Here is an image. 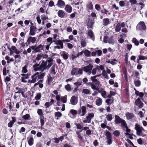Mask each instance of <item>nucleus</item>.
Listing matches in <instances>:
<instances>
[{"label": "nucleus", "instance_id": "51", "mask_svg": "<svg viewBox=\"0 0 147 147\" xmlns=\"http://www.w3.org/2000/svg\"><path fill=\"white\" fill-rule=\"evenodd\" d=\"M113 134L115 136L118 137L120 135V132L118 130H115L113 132Z\"/></svg>", "mask_w": 147, "mask_h": 147}, {"label": "nucleus", "instance_id": "11", "mask_svg": "<svg viewBox=\"0 0 147 147\" xmlns=\"http://www.w3.org/2000/svg\"><path fill=\"white\" fill-rule=\"evenodd\" d=\"M56 5L59 7L63 8L65 5V2L62 0H58Z\"/></svg>", "mask_w": 147, "mask_h": 147}, {"label": "nucleus", "instance_id": "5", "mask_svg": "<svg viewBox=\"0 0 147 147\" xmlns=\"http://www.w3.org/2000/svg\"><path fill=\"white\" fill-rule=\"evenodd\" d=\"M33 67L35 71H43L44 70L43 66L42 65V63L40 65L39 64L36 63L33 65Z\"/></svg>", "mask_w": 147, "mask_h": 147}, {"label": "nucleus", "instance_id": "9", "mask_svg": "<svg viewBox=\"0 0 147 147\" xmlns=\"http://www.w3.org/2000/svg\"><path fill=\"white\" fill-rule=\"evenodd\" d=\"M105 135L107 137L108 144L109 145L111 144L112 143V137L111 134L109 131H107Z\"/></svg>", "mask_w": 147, "mask_h": 147}, {"label": "nucleus", "instance_id": "29", "mask_svg": "<svg viewBox=\"0 0 147 147\" xmlns=\"http://www.w3.org/2000/svg\"><path fill=\"white\" fill-rule=\"evenodd\" d=\"M11 49L14 53L17 54H19L20 53V51L18 50L15 46H13L11 47Z\"/></svg>", "mask_w": 147, "mask_h": 147}, {"label": "nucleus", "instance_id": "13", "mask_svg": "<svg viewBox=\"0 0 147 147\" xmlns=\"http://www.w3.org/2000/svg\"><path fill=\"white\" fill-rule=\"evenodd\" d=\"M71 104L73 105H76L78 102L77 98L75 96H73L70 99Z\"/></svg>", "mask_w": 147, "mask_h": 147}, {"label": "nucleus", "instance_id": "31", "mask_svg": "<svg viewBox=\"0 0 147 147\" xmlns=\"http://www.w3.org/2000/svg\"><path fill=\"white\" fill-rule=\"evenodd\" d=\"M27 67L28 66L26 65H25L22 68V72L23 74L27 73L28 71Z\"/></svg>", "mask_w": 147, "mask_h": 147}, {"label": "nucleus", "instance_id": "48", "mask_svg": "<svg viewBox=\"0 0 147 147\" xmlns=\"http://www.w3.org/2000/svg\"><path fill=\"white\" fill-rule=\"evenodd\" d=\"M113 100L109 98L106 100V102L108 105H110L113 102Z\"/></svg>", "mask_w": 147, "mask_h": 147}, {"label": "nucleus", "instance_id": "6", "mask_svg": "<svg viewBox=\"0 0 147 147\" xmlns=\"http://www.w3.org/2000/svg\"><path fill=\"white\" fill-rule=\"evenodd\" d=\"M87 113L86 107L83 106L80 109L79 111V115L80 116H83L85 115Z\"/></svg>", "mask_w": 147, "mask_h": 147}, {"label": "nucleus", "instance_id": "12", "mask_svg": "<svg viewBox=\"0 0 147 147\" xmlns=\"http://www.w3.org/2000/svg\"><path fill=\"white\" fill-rule=\"evenodd\" d=\"M53 76L54 75H52H52L49 74L47 76V81L48 84L49 85L51 84V83L54 78L55 77Z\"/></svg>", "mask_w": 147, "mask_h": 147}, {"label": "nucleus", "instance_id": "63", "mask_svg": "<svg viewBox=\"0 0 147 147\" xmlns=\"http://www.w3.org/2000/svg\"><path fill=\"white\" fill-rule=\"evenodd\" d=\"M129 2L131 3V5H136L137 3L136 0H129Z\"/></svg>", "mask_w": 147, "mask_h": 147}, {"label": "nucleus", "instance_id": "45", "mask_svg": "<svg viewBox=\"0 0 147 147\" xmlns=\"http://www.w3.org/2000/svg\"><path fill=\"white\" fill-rule=\"evenodd\" d=\"M75 124L76 126V128L78 129H82L83 126L80 124L79 123H75Z\"/></svg>", "mask_w": 147, "mask_h": 147}, {"label": "nucleus", "instance_id": "18", "mask_svg": "<svg viewBox=\"0 0 147 147\" xmlns=\"http://www.w3.org/2000/svg\"><path fill=\"white\" fill-rule=\"evenodd\" d=\"M82 93L84 94L90 95L91 94V91L89 89L84 88L82 90Z\"/></svg>", "mask_w": 147, "mask_h": 147}, {"label": "nucleus", "instance_id": "53", "mask_svg": "<svg viewBox=\"0 0 147 147\" xmlns=\"http://www.w3.org/2000/svg\"><path fill=\"white\" fill-rule=\"evenodd\" d=\"M91 87L92 89L96 90L98 91V92L99 90V89L98 87L92 84H91Z\"/></svg>", "mask_w": 147, "mask_h": 147}, {"label": "nucleus", "instance_id": "55", "mask_svg": "<svg viewBox=\"0 0 147 147\" xmlns=\"http://www.w3.org/2000/svg\"><path fill=\"white\" fill-rule=\"evenodd\" d=\"M94 116V114L93 113H89L88 115L87 116V117L89 118L90 120H91V119Z\"/></svg>", "mask_w": 147, "mask_h": 147}, {"label": "nucleus", "instance_id": "49", "mask_svg": "<svg viewBox=\"0 0 147 147\" xmlns=\"http://www.w3.org/2000/svg\"><path fill=\"white\" fill-rule=\"evenodd\" d=\"M135 94L137 96H139L140 97L142 98L144 96V94L142 92H139L138 91H136Z\"/></svg>", "mask_w": 147, "mask_h": 147}, {"label": "nucleus", "instance_id": "2", "mask_svg": "<svg viewBox=\"0 0 147 147\" xmlns=\"http://www.w3.org/2000/svg\"><path fill=\"white\" fill-rule=\"evenodd\" d=\"M135 129L136 131L137 134L141 136H144L142 133V131H144L145 130L138 123L135 125Z\"/></svg>", "mask_w": 147, "mask_h": 147}, {"label": "nucleus", "instance_id": "23", "mask_svg": "<svg viewBox=\"0 0 147 147\" xmlns=\"http://www.w3.org/2000/svg\"><path fill=\"white\" fill-rule=\"evenodd\" d=\"M54 102V100L52 99L50 102H46L45 104V105L47 108H48L49 106L53 104Z\"/></svg>", "mask_w": 147, "mask_h": 147}, {"label": "nucleus", "instance_id": "43", "mask_svg": "<svg viewBox=\"0 0 147 147\" xmlns=\"http://www.w3.org/2000/svg\"><path fill=\"white\" fill-rule=\"evenodd\" d=\"M62 115L61 113L59 112H57L55 113V117H57L58 119V117H61Z\"/></svg>", "mask_w": 147, "mask_h": 147}, {"label": "nucleus", "instance_id": "56", "mask_svg": "<svg viewBox=\"0 0 147 147\" xmlns=\"http://www.w3.org/2000/svg\"><path fill=\"white\" fill-rule=\"evenodd\" d=\"M86 119H84V120H83V122L84 123H90V122H91V120H90V119L88 118V117H87V116H86Z\"/></svg>", "mask_w": 147, "mask_h": 147}, {"label": "nucleus", "instance_id": "47", "mask_svg": "<svg viewBox=\"0 0 147 147\" xmlns=\"http://www.w3.org/2000/svg\"><path fill=\"white\" fill-rule=\"evenodd\" d=\"M41 19L43 20L42 22L43 24H44L45 20L48 19V18L47 16H46L44 14L42 15L41 16Z\"/></svg>", "mask_w": 147, "mask_h": 147}, {"label": "nucleus", "instance_id": "17", "mask_svg": "<svg viewBox=\"0 0 147 147\" xmlns=\"http://www.w3.org/2000/svg\"><path fill=\"white\" fill-rule=\"evenodd\" d=\"M98 92L100 93L101 96L104 98H107V93L106 91L103 89H101L98 90Z\"/></svg>", "mask_w": 147, "mask_h": 147}, {"label": "nucleus", "instance_id": "8", "mask_svg": "<svg viewBox=\"0 0 147 147\" xmlns=\"http://www.w3.org/2000/svg\"><path fill=\"white\" fill-rule=\"evenodd\" d=\"M93 67V66L90 64L88 65L83 68V70L86 72L88 73L89 75H90L91 73V70Z\"/></svg>", "mask_w": 147, "mask_h": 147}, {"label": "nucleus", "instance_id": "40", "mask_svg": "<svg viewBox=\"0 0 147 147\" xmlns=\"http://www.w3.org/2000/svg\"><path fill=\"white\" fill-rule=\"evenodd\" d=\"M109 19H104L103 20V24L105 26L109 24Z\"/></svg>", "mask_w": 147, "mask_h": 147}, {"label": "nucleus", "instance_id": "15", "mask_svg": "<svg viewBox=\"0 0 147 147\" xmlns=\"http://www.w3.org/2000/svg\"><path fill=\"white\" fill-rule=\"evenodd\" d=\"M65 10L66 12L70 13L72 11V8L70 5H67L65 6Z\"/></svg>", "mask_w": 147, "mask_h": 147}, {"label": "nucleus", "instance_id": "35", "mask_svg": "<svg viewBox=\"0 0 147 147\" xmlns=\"http://www.w3.org/2000/svg\"><path fill=\"white\" fill-rule=\"evenodd\" d=\"M101 75H102L103 77L106 79H109L108 76L105 70H103L102 71Z\"/></svg>", "mask_w": 147, "mask_h": 147}, {"label": "nucleus", "instance_id": "10", "mask_svg": "<svg viewBox=\"0 0 147 147\" xmlns=\"http://www.w3.org/2000/svg\"><path fill=\"white\" fill-rule=\"evenodd\" d=\"M135 104L139 108H141L143 106V103L140 100L139 98H138L135 101Z\"/></svg>", "mask_w": 147, "mask_h": 147}, {"label": "nucleus", "instance_id": "38", "mask_svg": "<svg viewBox=\"0 0 147 147\" xmlns=\"http://www.w3.org/2000/svg\"><path fill=\"white\" fill-rule=\"evenodd\" d=\"M34 142V139L33 138L31 137L28 140V143L29 145L31 146L33 144Z\"/></svg>", "mask_w": 147, "mask_h": 147}, {"label": "nucleus", "instance_id": "25", "mask_svg": "<svg viewBox=\"0 0 147 147\" xmlns=\"http://www.w3.org/2000/svg\"><path fill=\"white\" fill-rule=\"evenodd\" d=\"M86 7L87 9L88 10H92L93 8V6L91 2H88L86 5Z\"/></svg>", "mask_w": 147, "mask_h": 147}, {"label": "nucleus", "instance_id": "36", "mask_svg": "<svg viewBox=\"0 0 147 147\" xmlns=\"http://www.w3.org/2000/svg\"><path fill=\"white\" fill-rule=\"evenodd\" d=\"M125 26V24L124 22H123L121 23H118L116 26V28H123Z\"/></svg>", "mask_w": 147, "mask_h": 147}, {"label": "nucleus", "instance_id": "52", "mask_svg": "<svg viewBox=\"0 0 147 147\" xmlns=\"http://www.w3.org/2000/svg\"><path fill=\"white\" fill-rule=\"evenodd\" d=\"M17 93H21L22 94V96L24 98H26L27 96L24 94V92L23 91H21V90H19L17 92H15V94Z\"/></svg>", "mask_w": 147, "mask_h": 147}, {"label": "nucleus", "instance_id": "32", "mask_svg": "<svg viewBox=\"0 0 147 147\" xmlns=\"http://www.w3.org/2000/svg\"><path fill=\"white\" fill-rule=\"evenodd\" d=\"M43 49V46L41 45L38 46L36 49L35 51L36 52H40Z\"/></svg>", "mask_w": 147, "mask_h": 147}, {"label": "nucleus", "instance_id": "57", "mask_svg": "<svg viewBox=\"0 0 147 147\" xmlns=\"http://www.w3.org/2000/svg\"><path fill=\"white\" fill-rule=\"evenodd\" d=\"M61 101L63 103H66L67 102V96H65L61 98Z\"/></svg>", "mask_w": 147, "mask_h": 147}, {"label": "nucleus", "instance_id": "50", "mask_svg": "<svg viewBox=\"0 0 147 147\" xmlns=\"http://www.w3.org/2000/svg\"><path fill=\"white\" fill-rule=\"evenodd\" d=\"M21 75L22 76V78H24L27 79L29 78V76L30 75L29 74H22Z\"/></svg>", "mask_w": 147, "mask_h": 147}, {"label": "nucleus", "instance_id": "4", "mask_svg": "<svg viewBox=\"0 0 147 147\" xmlns=\"http://www.w3.org/2000/svg\"><path fill=\"white\" fill-rule=\"evenodd\" d=\"M31 78V80H28V83H35L37 80H38L39 79V73L37 72L34 74L32 76Z\"/></svg>", "mask_w": 147, "mask_h": 147}, {"label": "nucleus", "instance_id": "27", "mask_svg": "<svg viewBox=\"0 0 147 147\" xmlns=\"http://www.w3.org/2000/svg\"><path fill=\"white\" fill-rule=\"evenodd\" d=\"M97 99L96 100V104L98 106H100L101 105L102 103V99L99 97H97Z\"/></svg>", "mask_w": 147, "mask_h": 147}, {"label": "nucleus", "instance_id": "28", "mask_svg": "<svg viewBox=\"0 0 147 147\" xmlns=\"http://www.w3.org/2000/svg\"><path fill=\"white\" fill-rule=\"evenodd\" d=\"M137 27L138 28H146V26L143 22L141 21L137 25Z\"/></svg>", "mask_w": 147, "mask_h": 147}, {"label": "nucleus", "instance_id": "1", "mask_svg": "<svg viewBox=\"0 0 147 147\" xmlns=\"http://www.w3.org/2000/svg\"><path fill=\"white\" fill-rule=\"evenodd\" d=\"M53 59L52 57L47 58L45 61L42 60V65L44 70L46 69H49L51 66L53 64Z\"/></svg>", "mask_w": 147, "mask_h": 147}, {"label": "nucleus", "instance_id": "59", "mask_svg": "<svg viewBox=\"0 0 147 147\" xmlns=\"http://www.w3.org/2000/svg\"><path fill=\"white\" fill-rule=\"evenodd\" d=\"M65 89L68 91H69L71 90V87L70 85L68 84L65 86Z\"/></svg>", "mask_w": 147, "mask_h": 147}, {"label": "nucleus", "instance_id": "16", "mask_svg": "<svg viewBox=\"0 0 147 147\" xmlns=\"http://www.w3.org/2000/svg\"><path fill=\"white\" fill-rule=\"evenodd\" d=\"M58 16L61 18H64L65 16V12L61 10H60L58 12Z\"/></svg>", "mask_w": 147, "mask_h": 147}, {"label": "nucleus", "instance_id": "24", "mask_svg": "<svg viewBox=\"0 0 147 147\" xmlns=\"http://www.w3.org/2000/svg\"><path fill=\"white\" fill-rule=\"evenodd\" d=\"M36 41V39L35 37H30L27 40V42L29 44H30L31 42L32 43H34Z\"/></svg>", "mask_w": 147, "mask_h": 147}, {"label": "nucleus", "instance_id": "41", "mask_svg": "<svg viewBox=\"0 0 147 147\" xmlns=\"http://www.w3.org/2000/svg\"><path fill=\"white\" fill-rule=\"evenodd\" d=\"M132 41L136 46H137L139 45V42L136 38H133L132 39Z\"/></svg>", "mask_w": 147, "mask_h": 147}, {"label": "nucleus", "instance_id": "37", "mask_svg": "<svg viewBox=\"0 0 147 147\" xmlns=\"http://www.w3.org/2000/svg\"><path fill=\"white\" fill-rule=\"evenodd\" d=\"M126 129L125 131L126 132L125 133V134L126 136H130L129 134L130 131V129H129L128 127L127 126L125 127Z\"/></svg>", "mask_w": 147, "mask_h": 147}, {"label": "nucleus", "instance_id": "33", "mask_svg": "<svg viewBox=\"0 0 147 147\" xmlns=\"http://www.w3.org/2000/svg\"><path fill=\"white\" fill-rule=\"evenodd\" d=\"M125 115L127 119H132L134 116V115L133 114L129 113H126Z\"/></svg>", "mask_w": 147, "mask_h": 147}, {"label": "nucleus", "instance_id": "42", "mask_svg": "<svg viewBox=\"0 0 147 147\" xmlns=\"http://www.w3.org/2000/svg\"><path fill=\"white\" fill-rule=\"evenodd\" d=\"M106 117L107 120L109 121H111L113 119L112 116L111 114H109L107 115Z\"/></svg>", "mask_w": 147, "mask_h": 147}, {"label": "nucleus", "instance_id": "26", "mask_svg": "<svg viewBox=\"0 0 147 147\" xmlns=\"http://www.w3.org/2000/svg\"><path fill=\"white\" fill-rule=\"evenodd\" d=\"M147 59V57L143 55H139L138 57L137 62L139 63L140 60H144Z\"/></svg>", "mask_w": 147, "mask_h": 147}, {"label": "nucleus", "instance_id": "46", "mask_svg": "<svg viewBox=\"0 0 147 147\" xmlns=\"http://www.w3.org/2000/svg\"><path fill=\"white\" fill-rule=\"evenodd\" d=\"M81 44L82 47H84L86 45V43L85 40L82 39L81 41Z\"/></svg>", "mask_w": 147, "mask_h": 147}, {"label": "nucleus", "instance_id": "21", "mask_svg": "<svg viewBox=\"0 0 147 147\" xmlns=\"http://www.w3.org/2000/svg\"><path fill=\"white\" fill-rule=\"evenodd\" d=\"M47 57V55L43 54H38L37 55L36 57V60L38 61L41 60L42 58H44Z\"/></svg>", "mask_w": 147, "mask_h": 147}, {"label": "nucleus", "instance_id": "20", "mask_svg": "<svg viewBox=\"0 0 147 147\" xmlns=\"http://www.w3.org/2000/svg\"><path fill=\"white\" fill-rule=\"evenodd\" d=\"M123 120L118 115H115V120L116 124L121 123Z\"/></svg>", "mask_w": 147, "mask_h": 147}, {"label": "nucleus", "instance_id": "34", "mask_svg": "<svg viewBox=\"0 0 147 147\" xmlns=\"http://www.w3.org/2000/svg\"><path fill=\"white\" fill-rule=\"evenodd\" d=\"M84 53V55L86 57H89L90 55V52L88 50L85 49V50H83Z\"/></svg>", "mask_w": 147, "mask_h": 147}, {"label": "nucleus", "instance_id": "7", "mask_svg": "<svg viewBox=\"0 0 147 147\" xmlns=\"http://www.w3.org/2000/svg\"><path fill=\"white\" fill-rule=\"evenodd\" d=\"M57 66L56 64L53 65L49 70V74L52 75V76L55 75L57 72Z\"/></svg>", "mask_w": 147, "mask_h": 147}, {"label": "nucleus", "instance_id": "30", "mask_svg": "<svg viewBox=\"0 0 147 147\" xmlns=\"http://www.w3.org/2000/svg\"><path fill=\"white\" fill-rule=\"evenodd\" d=\"M36 28H30V34L32 35H34L36 32Z\"/></svg>", "mask_w": 147, "mask_h": 147}, {"label": "nucleus", "instance_id": "64", "mask_svg": "<svg viewBox=\"0 0 147 147\" xmlns=\"http://www.w3.org/2000/svg\"><path fill=\"white\" fill-rule=\"evenodd\" d=\"M125 3L124 1H121L119 2V5L121 7H124L125 5Z\"/></svg>", "mask_w": 147, "mask_h": 147}, {"label": "nucleus", "instance_id": "19", "mask_svg": "<svg viewBox=\"0 0 147 147\" xmlns=\"http://www.w3.org/2000/svg\"><path fill=\"white\" fill-rule=\"evenodd\" d=\"M94 23V20L92 18H89L88 19L87 25L89 28H92Z\"/></svg>", "mask_w": 147, "mask_h": 147}, {"label": "nucleus", "instance_id": "60", "mask_svg": "<svg viewBox=\"0 0 147 147\" xmlns=\"http://www.w3.org/2000/svg\"><path fill=\"white\" fill-rule=\"evenodd\" d=\"M121 125L122 127H125L127 126V124L126 123L125 121L124 120H123L121 122Z\"/></svg>", "mask_w": 147, "mask_h": 147}, {"label": "nucleus", "instance_id": "58", "mask_svg": "<svg viewBox=\"0 0 147 147\" xmlns=\"http://www.w3.org/2000/svg\"><path fill=\"white\" fill-rule=\"evenodd\" d=\"M70 112L73 115H76L77 113V111L74 109H71L70 110Z\"/></svg>", "mask_w": 147, "mask_h": 147}, {"label": "nucleus", "instance_id": "62", "mask_svg": "<svg viewBox=\"0 0 147 147\" xmlns=\"http://www.w3.org/2000/svg\"><path fill=\"white\" fill-rule=\"evenodd\" d=\"M43 82V80H40L39 81L38 86L39 88H42L43 86V85L42 84Z\"/></svg>", "mask_w": 147, "mask_h": 147}, {"label": "nucleus", "instance_id": "3", "mask_svg": "<svg viewBox=\"0 0 147 147\" xmlns=\"http://www.w3.org/2000/svg\"><path fill=\"white\" fill-rule=\"evenodd\" d=\"M82 69L74 68L72 69L71 74L72 76H80L82 74Z\"/></svg>", "mask_w": 147, "mask_h": 147}, {"label": "nucleus", "instance_id": "39", "mask_svg": "<svg viewBox=\"0 0 147 147\" xmlns=\"http://www.w3.org/2000/svg\"><path fill=\"white\" fill-rule=\"evenodd\" d=\"M101 75V74H99L91 77L90 78V79L91 80L94 82H96L97 81V80L96 79V78L100 76Z\"/></svg>", "mask_w": 147, "mask_h": 147}, {"label": "nucleus", "instance_id": "14", "mask_svg": "<svg viewBox=\"0 0 147 147\" xmlns=\"http://www.w3.org/2000/svg\"><path fill=\"white\" fill-rule=\"evenodd\" d=\"M88 37H89L92 40H94V37L93 32L91 30H89L88 32Z\"/></svg>", "mask_w": 147, "mask_h": 147}, {"label": "nucleus", "instance_id": "61", "mask_svg": "<svg viewBox=\"0 0 147 147\" xmlns=\"http://www.w3.org/2000/svg\"><path fill=\"white\" fill-rule=\"evenodd\" d=\"M121 38H118V41L120 43H122L124 42V40L122 38L123 36L122 35H120Z\"/></svg>", "mask_w": 147, "mask_h": 147}, {"label": "nucleus", "instance_id": "54", "mask_svg": "<svg viewBox=\"0 0 147 147\" xmlns=\"http://www.w3.org/2000/svg\"><path fill=\"white\" fill-rule=\"evenodd\" d=\"M41 97V95L40 93L37 94L36 96L35 97V99L37 100H39L40 99Z\"/></svg>", "mask_w": 147, "mask_h": 147}, {"label": "nucleus", "instance_id": "44", "mask_svg": "<svg viewBox=\"0 0 147 147\" xmlns=\"http://www.w3.org/2000/svg\"><path fill=\"white\" fill-rule=\"evenodd\" d=\"M29 114H27L22 117V118L25 120H27L29 119L30 117Z\"/></svg>", "mask_w": 147, "mask_h": 147}, {"label": "nucleus", "instance_id": "22", "mask_svg": "<svg viewBox=\"0 0 147 147\" xmlns=\"http://www.w3.org/2000/svg\"><path fill=\"white\" fill-rule=\"evenodd\" d=\"M60 54L61 56L65 59H67L68 58V53L65 51H61L60 52Z\"/></svg>", "mask_w": 147, "mask_h": 147}]
</instances>
